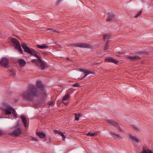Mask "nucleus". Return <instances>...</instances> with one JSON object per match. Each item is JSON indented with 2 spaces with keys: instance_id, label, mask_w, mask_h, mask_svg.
<instances>
[{
  "instance_id": "24",
  "label": "nucleus",
  "mask_w": 153,
  "mask_h": 153,
  "mask_svg": "<svg viewBox=\"0 0 153 153\" xmlns=\"http://www.w3.org/2000/svg\"><path fill=\"white\" fill-rule=\"evenodd\" d=\"M93 74V73L90 72V71L88 70H86L84 73L85 76H87L88 74Z\"/></svg>"
},
{
  "instance_id": "23",
  "label": "nucleus",
  "mask_w": 153,
  "mask_h": 153,
  "mask_svg": "<svg viewBox=\"0 0 153 153\" xmlns=\"http://www.w3.org/2000/svg\"><path fill=\"white\" fill-rule=\"evenodd\" d=\"M70 96L68 94H66L63 97L62 100L64 101L67 100L69 98Z\"/></svg>"
},
{
  "instance_id": "8",
  "label": "nucleus",
  "mask_w": 153,
  "mask_h": 153,
  "mask_svg": "<svg viewBox=\"0 0 153 153\" xmlns=\"http://www.w3.org/2000/svg\"><path fill=\"white\" fill-rule=\"evenodd\" d=\"M105 60L106 62L114 63L116 64H117L119 62L118 60H115L111 57H108L105 59Z\"/></svg>"
},
{
  "instance_id": "31",
  "label": "nucleus",
  "mask_w": 153,
  "mask_h": 153,
  "mask_svg": "<svg viewBox=\"0 0 153 153\" xmlns=\"http://www.w3.org/2000/svg\"><path fill=\"white\" fill-rule=\"evenodd\" d=\"M142 11H139L138 13L134 17L135 18H137L138 16H140L142 13Z\"/></svg>"
},
{
  "instance_id": "13",
  "label": "nucleus",
  "mask_w": 153,
  "mask_h": 153,
  "mask_svg": "<svg viewBox=\"0 0 153 153\" xmlns=\"http://www.w3.org/2000/svg\"><path fill=\"white\" fill-rule=\"evenodd\" d=\"M39 63L40 64V69L42 70H44L45 68V62L42 61L41 59H40Z\"/></svg>"
},
{
  "instance_id": "42",
  "label": "nucleus",
  "mask_w": 153,
  "mask_h": 153,
  "mask_svg": "<svg viewBox=\"0 0 153 153\" xmlns=\"http://www.w3.org/2000/svg\"><path fill=\"white\" fill-rule=\"evenodd\" d=\"M63 103H64V104L65 105H67L68 104V103H67V102L66 103H65L64 102Z\"/></svg>"
},
{
  "instance_id": "9",
  "label": "nucleus",
  "mask_w": 153,
  "mask_h": 153,
  "mask_svg": "<svg viewBox=\"0 0 153 153\" xmlns=\"http://www.w3.org/2000/svg\"><path fill=\"white\" fill-rule=\"evenodd\" d=\"M36 85L38 88L42 91H43L44 89V85L41 81L38 80L36 81Z\"/></svg>"
},
{
  "instance_id": "32",
  "label": "nucleus",
  "mask_w": 153,
  "mask_h": 153,
  "mask_svg": "<svg viewBox=\"0 0 153 153\" xmlns=\"http://www.w3.org/2000/svg\"><path fill=\"white\" fill-rule=\"evenodd\" d=\"M108 42H106L105 44V45L104 47V50H106L108 49Z\"/></svg>"
},
{
  "instance_id": "45",
  "label": "nucleus",
  "mask_w": 153,
  "mask_h": 153,
  "mask_svg": "<svg viewBox=\"0 0 153 153\" xmlns=\"http://www.w3.org/2000/svg\"><path fill=\"white\" fill-rule=\"evenodd\" d=\"M1 130H0V134L1 135Z\"/></svg>"
},
{
  "instance_id": "44",
  "label": "nucleus",
  "mask_w": 153,
  "mask_h": 153,
  "mask_svg": "<svg viewBox=\"0 0 153 153\" xmlns=\"http://www.w3.org/2000/svg\"><path fill=\"white\" fill-rule=\"evenodd\" d=\"M19 126V123H17V126L16 127H17V126Z\"/></svg>"
},
{
  "instance_id": "29",
  "label": "nucleus",
  "mask_w": 153,
  "mask_h": 153,
  "mask_svg": "<svg viewBox=\"0 0 153 153\" xmlns=\"http://www.w3.org/2000/svg\"><path fill=\"white\" fill-rule=\"evenodd\" d=\"M109 34H105L103 35V38L104 40L105 41L106 39H108L109 38Z\"/></svg>"
},
{
  "instance_id": "21",
  "label": "nucleus",
  "mask_w": 153,
  "mask_h": 153,
  "mask_svg": "<svg viewBox=\"0 0 153 153\" xmlns=\"http://www.w3.org/2000/svg\"><path fill=\"white\" fill-rule=\"evenodd\" d=\"M141 153H153V152L151 150L148 149L146 150L144 149V148H143Z\"/></svg>"
},
{
  "instance_id": "3",
  "label": "nucleus",
  "mask_w": 153,
  "mask_h": 153,
  "mask_svg": "<svg viewBox=\"0 0 153 153\" xmlns=\"http://www.w3.org/2000/svg\"><path fill=\"white\" fill-rule=\"evenodd\" d=\"M10 41L15 45V48L17 49L21 53H23V51L22 49L19 41L16 39L12 38L10 39Z\"/></svg>"
},
{
  "instance_id": "17",
  "label": "nucleus",
  "mask_w": 153,
  "mask_h": 153,
  "mask_svg": "<svg viewBox=\"0 0 153 153\" xmlns=\"http://www.w3.org/2000/svg\"><path fill=\"white\" fill-rule=\"evenodd\" d=\"M112 136L115 139H117L118 138L119 139H122L121 137L119 134H117L113 132L111 133Z\"/></svg>"
},
{
  "instance_id": "22",
  "label": "nucleus",
  "mask_w": 153,
  "mask_h": 153,
  "mask_svg": "<svg viewBox=\"0 0 153 153\" xmlns=\"http://www.w3.org/2000/svg\"><path fill=\"white\" fill-rule=\"evenodd\" d=\"M33 55L35 57L37 58V59H38L39 60H40L41 59V57L38 56L36 54L37 51L35 50H34V51L33 52Z\"/></svg>"
},
{
  "instance_id": "34",
  "label": "nucleus",
  "mask_w": 153,
  "mask_h": 153,
  "mask_svg": "<svg viewBox=\"0 0 153 153\" xmlns=\"http://www.w3.org/2000/svg\"><path fill=\"white\" fill-rule=\"evenodd\" d=\"M54 103V102L53 101H51V102H48V104L49 106H50L53 105Z\"/></svg>"
},
{
  "instance_id": "41",
  "label": "nucleus",
  "mask_w": 153,
  "mask_h": 153,
  "mask_svg": "<svg viewBox=\"0 0 153 153\" xmlns=\"http://www.w3.org/2000/svg\"><path fill=\"white\" fill-rule=\"evenodd\" d=\"M134 128L136 130H137L138 128L137 126H134Z\"/></svg>"
},
{
  "instance_id": "16",
  "label": "nucleus",
  "mask_w": 153,
  "mask_h": 153,
  "mask_svg": "<svg viewBox=\"0 0 153 153\" xmlns=\"http://www.w3.org/2000/svg\"><path fill=\"white\" fill-rule=\"evenodd\" d=\"M106 123L109 124L111 126H115L117 123L112 119H110L106 120Z\"/></svg>"
},
{
  "instance_id": "25",
  "label": "nucleus",
  "mask_w": 153,
  "mask_h": 153,
  "mask_svg": "<svg viewBox=\"0 0 153 153\" xmlns=\"http://www.w3.org/2000/svg\"><path fill=\"white\" fill-rule=\"evenodd\" d=\"M31 61L32 62L35 63H37L38 62H39L40 61V60H39V59H32Z\"/></svg>"
},
{
  "instance_id": "11",
  "label": "nucleus",
  "mask_w": 153,
  "mask_h": 153,
  "mask_svg": "<svg viewBox=\"0 0 153 153\" xmlns=\"http://www.w3.org/2000/svg\"><path fill=\"white\" fill-rule=\"evenodd\" d=\"M17 62L19 64L20 66L21 67H24L26 64L25 61L22 59H19L17 61Z\"/></svg>"
},
{
  "instance_id": "12",
  "label": "nucleus",
  "mask_w": 153,
  "mask_h": 153,
  "mask_svg": "<svg viewBox=\"0 0 153 153\" xmlns=\"http://www.w3.org/2000/svg\"><path fill=\"white\" fill-rule=\"evenodd\" d=\"M127 59L131 60V61H135L137 59H140V57L138 56H130L127 57Z\"/></svg>"
},
{
  "instance_id": "19",
  "label": "nucleus",
  "mask_w": 153,
  "mask_h": 153,
  "mask_svg": "<svg viewBox=\"0 0 153 153\" xmlns=\"http://www.w3.org/2000/svg\"><path fill=\"white\" fill-rule=\"evenodd\" d=\"M37 47L40 49L47 48H48V46L46 44H42V45H37Z\"/></svg>"
},
{
  "instance_id": "14",
  "label": "nucleus",
  "mask_w": 153,
  "mask_h": 153,
  "mask_svg": "<svg viewBox=\"0 0 153 153\" xmlns=\"http://www.w3.org/2000/svg\"><path fill=\"white\" fill-rule=\"evenodd\" d=\"M20 118L22 120L24 126L26 127L27 126V120L26 117L25 116L22 115L21 117Z\"/></svg>"
},
{
  "instance_id": "39",
  "label": "nucleus",
  "mask_w": 153,
  "mask_h": 153,
  "mask_svg": "<svg viewBox=\"0 0 153 153\" xmlns=\"http://www.w3.org/2000/svg\"><path fill=\"white\" fill-rule=\"evenodd\" d=\"M42 95L43 97H45L46 96V94L45 93H43Z\"/></svg>"
},
{
  "instance_id": "37",
  "label": "nucleus",
  "mask_w": 153,
  "mask_h": 153,
  "mask_svg": "<svg viewBox=\"0 0 153 153\" xmlns=\"http://www.w3.org/2000/svg\"><path fill=\"white\" fill-rule=\"evenodd\" d=\"M61 1H62V0H58L56 2V5L58 4Z\"/></svg>"
},
{
  "instance_id": "1",
  "label": "nucleus",
  "mask_w": 153,
  "mask_h": 153,
  "mask_svg": "<svg viewBox=\"0 0 153 153\" xmlns=\"http://www.w3.org/2000/svg\"><path fill=\"white\" fill-rule=\"evenodd\" d=\"M39 93L37 89L34 85L29 86L27 91H24L22 96L23 99L27 100H32L34 97L38 96Z\"/></svg>"
},
{
  "instance_id": "27",
  "label": "nucleus",
  "mask_w": 153,
  "mask_h": 153,
  "mask_svg": "<svg viewBox=\"0 0 153 153\" xmlns=\"http://www.w3.org/2000/svg\"><path fill=\"white\" fill-rule=\"evenodd\" d=\"M75 115L76 116L75 117V120H76L77 121H78L79 120V117L80 116V114H78V116H77V114H75Z\"/></svg>"
},
{
  "instance_id": "4",
  "label": "nucleus",
  "mask_w": 153,
  "mask_h": 153,
  "mask_svg": "<svg viewBox=\"0 0 153 153\" xmlns=\"http://www.w3.org/2000/svg\"><path fill=\"white\" fill-rule=\"evenodd\" d=\"M73 46L74 47H78L83 48H90L91 46L85 42L78 43L70 44L69 46Z\"/></svg>"
},
{
  "instance_id": "5",
  "label": "nucleus",
  "mask_w": 153,
  "mask_h": 153,
  "mask_svg": "<svg viewBox=\"0 0 153 153\" xmlns=\"http://www.w3.org/2000/svg\"><path fill=\"white\" fill-rule=\"evenodd\" d=\"M21 46L25 52L30 55L33 54V52L34 51V50L32 48H29L25 43H22Z\"/></svg>"
},
{
  "instance_id": "20",
  "label": "nucleus",
  "mask_w": 153,
  "mask_h": 153,
  "mask_svg": "<svg viewBox=\"0 0 153 153\" xmlns=\"http://www.w3.org/2000/svg\"><path fill=\"white\" fill-rule=\"evenodd\" d=\"M98 132H95L94 133L88 132L87 134L86 135L87 136H90L91 137H93L95 135H97Z\"/></svg>"
},
{
  "instance_id": "30",
  "label": "nucleus",
  "mask_w": 153,
  "mask_h": 153,
  "mask_svg": "<svg viewBox=\"0 0 153 153\" xmlns=\"http://www.w3.org/2000/svg\"><path fill=\"white\" fill-rule=\"evenodd\" d=\"M116 126V128L118 129V130L120 131H122V130L120 128V127L117 124H117L115 126Z\"/></svg>"
},
{
  "instance_id": "46",
  "label": "nucleus",
  "mask_w": 153,
  "mask_h": 153,
  "mask_svg": "<svg viewBox=\"0 0 153 153\" xmlns=\"http://www.w3.org/2000/svg\"><path fill=\"white\" fill-rule=\"evenodd\" d=\"M33 139H34V140H35V141H36V139H35V138H33Z\"/></svg>"
},
{
  "instance_id": "33",
  "label": "nucleus",
  "mask_w": 153,
  "mask_h": 153,
  "mask_svg": "<svg viewBox=\"0 0 153 153\" xmlns=\"http://www.w3.org/2000/svg\"><path fill=\"white\" fill-rule=\"evenodd\" d=\"M12 113L13 114L14 117H15L16 118H17L18 117H17V114L16 113V112L15 110V111H13V112Z\"/></svg>"
},
{
  "instance_id": "10",
  "label": "nucleus",
  "mask_w": 153,
  "mask_h": 153,
  "mask_svg": "<svg viewBox=\"0 0 153 153\" xmlns=\"http://www.w3.org/2000/svg\"><path fill=\"white\" fill-rule=\"evenodd\" d=\"M108 18L106 19L107 21H109L114 19L115 17V14L109 12L108 13Z\"/></svg>"
},
{
  "instance_id": "18",
  "label": "nucleus",
  "mask_w": 153,
  "mask_h": 153,
  "mask_svg": "<svg viewBox=\"0 0 153 153\" xmlns=\"http://www.w3.org/2000/svg\"><path fill=\"white\" fill-rule=\"evenodd\" d=\"M129 137L130 139L132 141L137 142H139V139L137 138H135L131 134H129Z\"/></svg>"
},
{
  "instance_id": "35",
  "label": "nucleus",
  "mask_w": 153,
  "mask_h": 153,
  "mask_svg": "<svg viewBox=\"0 0 153 153\" xmlns=\"http://www.w3.org/2000/svg\"><path fill=\"white\" fill-rule=\"evenodd\" d=\"M73 86L74 87H79L80 86V84L78 83H76L73 85Z\"/></svg>"
},
{
  "instance_id": "43",
  "label": "nucleus",
  "mask_w": 153,
  "mask_h": 153,
  "mask_svg": "<svg viewBox=\"0 0 153 153\" xmlns=\"http://www.w3.org/2000/svg\"><path fill=\"white\" fill-rule=\"evenodd\" d=\"M81 71H83V72H85L86 71V70H80Z\"/></svg>"
},
{
  "instance_id": "2",
  "label": "nucleus",
  "mask_w": 153,
  "mask_h": 153,
  "mask_svg": "<svg viewBox=\"0 0 153 153\" xmlns=\"http://www.w3.org/2000/svg\"><path fill=\"white\" fill-rule=\"evenodd\" d=\"M2 109L6 115H10L11 114L12 112L15 111V110L11 106L6 103L3 104Z\"/></svg>"
},
{
  "instance_id": "40",
  "label": "nucleus",
  "mask_w": 153,
  "mask_h": 153,
  "mask_svg": "<svg viewBox=\"0 0 153 153\" xmlns=\"http://www.w3.org/2000/svg\"><path fill=\"white\" fill-rule=\"evenodd\" d=\"M85 77L86 76H85V75H84V76H83L82 77L80 78V79L81 80H82V79H84Z\"/></svg>"
},
{
  "instance_id": "15",
  "label": "nucleus",
  "mask_w": 153,
  "mask_h": 153,
  "mask_svg": "<svg viewBox=\"0 0 153 153\" xmlns=\"http://www.w3.org/2000/svg\"><path fill=\"white\" fill-rule=\"evenodd\" d=\"M36 134L39 136L40 138H43L46 136V134L43 132H36Z\"/></svg>"
},
{
  "instance_id": "26",
  "label": "nucleus",
  "mask_w": 153,
  "mask_h": 153,
  "mask_svg": "<svg viewBox=\"0 0 153 153\" xmlns=\"http://www.w3.org/2000/svg\"><path fill=\"white\" fill-rule=\"evenodd\" d=\"M11 76H14L16 72L13 70H10L9 72Z\"/></svg>"
},
{
  "instance_id": "7",
  "label": "nucleus",
  "mask_w": 153,
  "mask_h": 153,
  "mask_svg": "<svg viewBox=\"0 0 153 153\" xmlns=\"http://www.w3.org/2000/svg\"><path fill=\"white\" fill-rule=\"evenodd\" d=\"M21 133V129L19 128H17L10 133V135L13 137L17 136H19Z\"/></svg>"
},
{
  "instance_id": "6",
  "label": "nucleus",
  "mask_w": 153,
  "mask_h": 153,
  "mask_svg": "<svg viewBox=\"0 0 153 153\" xmlns=\"http://www.w3.org/2000/svg\"><path fill=\"white\" fill-rule=\"evenodd\" d=\"M9 61L7 58L4 57L2 58L0 61V64L2 66L6 68H8L9 66L8 65Z\"/></svg>"
},
{
  "instance_id": "38",
  "label": "nucleus",
  "mask_w": 153,
  "mask_h": 153,
  "mask_svg": "<svg viewBox=\"0 0 153 153\" xmlns=\"http://www.w3.org/2000/svg\"><path fill=\"white\" fill-rule=\"evenodd\" d=\"M54 131L55 132H56H56H57L59 134H60L61 135V133H62V132H58V131L57 130H54Z\"/></svg>"
},
{
  "instance_id": "28",
  "label": "nucleus",
  "mask_w": 153,
  "mask_h": 153,
  "mask_svg": "<svg viewBox=\"0 0 153 153\" xmlns=\"http://www.w3.org/2000/svg\"><path fill=\"white\" fill-rule=\"evenodd\" d=\"M46 30L47 31L48 30H51L52 31H53L54 32H56L57 33H59L60 32L58 30H54V29H52V28H48Z\"/></svg>"
},
{
  "instance_id": "36",
  "label": "nucleus",
  "mask_w": 153,
  "mask_h": 153,
  "mask_svg": "<svg viewBox=\"0 0 153 153\" xmlns=\"http://www.w3.org/2000/svg\"><path fill=\"white\" fill-rule=\"evenodd\" d=\"M61 135L62 136V140L63 141H64L65 138V135H64L63 133H61Z\"/></svg>"
}]
</instances>
